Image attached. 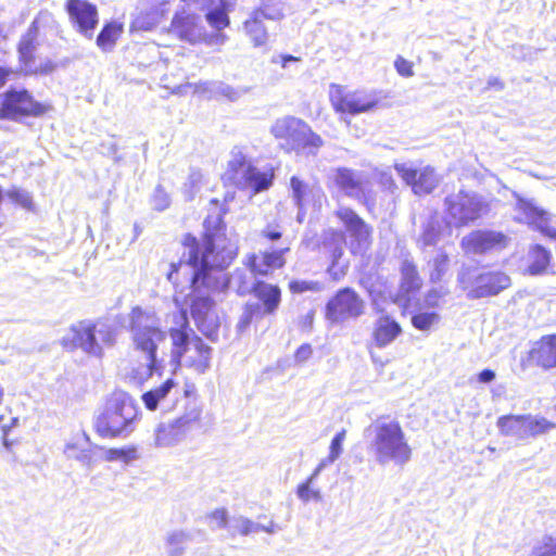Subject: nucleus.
<instances>
[{"label": "nucleus", "mask_w": 556, "mask_h": 556, "mask_svg": "<svg viewBox=\"0 0 556 556\" xmlns=\"http://www.w3.org/2000/svg\"><path fill=\"white\" fill-rule=\"evenodd\" d=\"M219 216L204 220V237L199 243L187 236L182 260L178 268L192 274V293L189 295L191 316L198 329L210 340L218 336L219 318L215 311L211 290L218 289L220 270L230 265L237 255V247L225 235Z\"/></svg>", "instance_id": "obj_1"}, {"label": "nucleus", "mask_w": 556, "mask_h": 556, "mask_svg": "<svg viewBox=\"0 0 556 556\" xmlns=\"http://www.w3.org/2000/svg\"><path fill=\"white\" fill-rule=\"evenodd\" d=\"M368 450L379 465L394 463L403 466L412 458V447L401 424L380 416L365 429Z\"/></svg>", "instance_id": "obj_2"}, {"label": "nucleus", "mask_w": 556, "mask_h": 556, "mask_svg": "<svg viewBox=\"0 0 556 556\" xmlns=\"http://www.w3.org/2000/svg\"><path fill=\"white\" fill-rule=\"evenodd\" d=\"M136 400L125 391L111 393L94 417L96 432L103 439H127L139 421Z\"/></svg>", "instance_id": "obj_3"}, {"label": "nucleus", "mask_w": 556, "mask_h": 556, "mask_svg": "<svg viewBox=\"0 0 556 556\" xmlns=\"http://www.w3.org/2000/svg\"><path fill=\"white\" fill-rule=\"evenodd\" d=\"M176 318L177 327L169 329L173 344L172 362L191 368L198 374L206 372L211 366V346L193 334L185 309H181Z\"/></svg>", "instance_id": "obj_4"}, {"label": "nucleus", "mask_w": 556, "mask_h": 556, "mask_svg": "<svg viewBox=\"0 0 556 556\" xmlns=\"http://www.w3.org/2000/svg\"><path fill=\"white\" fill-rule=\"evenodd\" d=\"M128 330L134 349L143 355H156L167 337L155 311L141 306L132 307L128 314Z\"/></svg>", "instance_id": "obj_5"}, {"label": "nucleus", "mask_w": 556, "mask_h": 556, "mask_svg": "<svg viewBox=\"0 0 556 556\" xmlns=\"http://www.w3.org/2000/svg\"><path fill=\"white\" fill-rule=\"evenodd\" d=\"M270 134L286 152H304L316 155L324 141L319 135L302 119L294 116H283L270 126Z\"/></svg>", "instance_id": "obj_6"}, {"label": "nucleus", "mask_w": 556, "mask_h": 556, "mask_svg": "<svg viewBox=\"0 0 556 556\" xmlns=\"http://www.w3.org/2000/svg\"><path fill=\"white\" fill-rule=\"evenodd\" d=\"M115 341L116 330L112 326L79 321L67 329L61 339V344L68 351L81 349L91 356L101 357L103 348L113 346Z\"/></svg>", "instance_id": "obj_7"}, {"label": "nucleus", "mask_w": 556, "mask_h": 556, "mask_svg": "<svg viewBox=\"0 0 556 556\" xmlns=\"http://www.w3.org/2000/svg\"><path fill=\"white\" fill-rule=\"evenodd\" d=\"M444 206L447 224L456 228L469 226L489 212V204L483 197L463 190L447 195Z\"/></svg>", "instance_id": "obj_8"}, {"label": "nucleus", "mask_w": 556, "mask_h": 556, "mask_svg": "<svg viewBox=\"0 0 556 556\" xmlns=\"http://www.w3.org/2000/svg\"><path fill=\"white\" fill-rule=\"evenodd\" d=\"M226 175L232 184L240 188H251L260 192L269 188L273 182L271 169L258 170L252 165L241 148L235 147L230 152Z\"/></svg>", "instance_id": "obj_9"}, {"label": "nucleus", "mask_w": 556, "mask_h": 556, "mask_svg": "<svg viewBox=\"0 0 556 556\" xmlns=\"http://www.w3.org/2000/svg\"><path fill=\"white\" fill-rule=\"evenodd\" d=\"M186 4L188 8L184 7L175 12L168 34L190 45L199 42L213 43L214 41L224 43L226 36L223 34L208 36L202 16L191 11V5Z\"/></svg>", "instance_id": "obj_10"}, {"label": "nucleus", "mask_w": 556, "mask_h": 556, "mask_svg": "<svg viewBox=\"0 0 556 556\" xmlns=\"http://www.w3.org/2000/svg\"><path fill=\"white\" fill-rule=\"evenodd\" d=\"M458 281L464 290H468L467 296L472 300L497 295L511 285L510 277L501 270L473 275L465 269L459 273Z\"/></svg>", "instance_id": "obj_11"}, {"label": "nucleus", "mask_w": 556, "mask_h": 556, "mask_svg": "<svg viewBox=\"0 0 556 556\" xmlns=\"http://www.w3.org/2000/svg\"><path fill=\"white\" fill-rule=\"evenodd\" d=\"M500 432L517 440H528L547 433L556 425L544 417L527 415H506L497 419Z\"/></svg>", "instance_id": "obj_12"}, {"label": "nucleus", "mask_w": 556, "mask_h": 556, "mask_svg": "<svg viewBox=\"0 0 556 556\" xmlns=\"http://www.w3.org/2000/svg\"><path fill=\"white\" fill-rule=\"evenodd\" d=\"M200 410L192 407L172 421L159 424L154 429L152 445L156 448H164L179 444L200 419Z\"/></svg>", "instance_id": "obj_13"}, {"label": "nucleus", "mask_w": 556, "mask_h": 556, "mask_svg": "<svg viewBox=\"0 0 556 556\" xmlns=\"http://www.w3.org/2000/svg\"><path fill=\"white\" fill-rule=\"evenodd\" d=\"M365 312L364 300L352 289H340L326 305V318L334 324L356 319Z\"/></svg>", "instance_id": "obj_14"}, {"label": "nucleus", "mask_w": 556, "mask_h": 556, "mask_svg": "<svg viewBox=\"0 0 556 556\" xmlns=\"http://www.w3.org/2000/svg\"><path fill=\"white\" fill-rule=\"evenodd\" d=\"M192 392L193 388H189L188 386L180 388L174 378L170 377L161 384L144 392L141 400L149 410H156L157 408L169 410L175 406L180 394L188 397Z\"/></svg>", "instance_id": "obj_15"}, {"label": "nucleus", "mask_w": 556, "mask_h": 556, "mask_svg": "<svg viewBox=\"0 0 556 556\" xmlns=\"http://www.w3.org/2000/svg\"><path fill=\"white\" fill-rule=\"evenodd\" d=\"M509 241L501 231L480 229L463 237L460 247L466 254H485L505 249Z\"/></svg>", "instance_id": "obj_16"}, {"label": "nucleus", "mask_w": 556, "mask_h": 556, "mask_svg": "<svg viewBox=\"0 0 556 556\" xmlns=\"http://www.w3.org/2000/svg\"><path fill=\"white\" fill-rule=\"evenodd\" d=\"M43 106L35 102L26 90L10 91L0 108V117L17 121L24 116L43 114Z\"/></svg>", "instance_id": "obj_17"}, {"label": "nucleus", "mask_w": 556, "mask_h": 556, "mask_svg": "<svg viewBox=\"0 0 556 556\" xmlns=\"http://www.w3.org/2000/svg\"><path fill=\"white\" fill-rule=\"evenodd\" d=\"M330 101L337 112L351 115L368 112L377 105L371 94L364 91L345 92L338 86L331 91Z\"/></svg>", "instance_id": "obj_18"}, {"label": "nucleus", "mask_w": 556, "mask_h": 556, "mask_svg": "<svg viewBox=\"0 0 556 556\" xmlns=\"http://www.w3.org/2000/svg\"><path fill=\"white\" fill-rule=\"evenodd\" d=\"M517 199L515 217L516 220L531 225L544 236L556 241V228L549 226V214L536 206L533 201L515 195Z\"/></svg>", "instance_id": "obj_19"}, {"label": "nucleus", "mask_w": 556, "mask_h": 556, "mask_svg": "<svg viewBox=\"0 0 556 556\" xmlns=\"http://www.w3.org/2000/svg\"><path fill=\"white\" fill-rule=\"evenodd\" d=\"M66 10L76 30L91 39L99 22L97 7L87 0H67Z\"/></svg>", "instance_id": "obj_20"}, {"label": "nucleus", "mask_w": 556, "mask_h": 556, "mask_svg": "<svg viewBox=\"0 0 556 556\" xmlns=\"http://www.w3.org/2000/svg\"><path fill=\"white\" fill-rule=\"evenodd\" d=\"M394 168L399 176L412 187L415 194H428L439 185L440 179L430 166L417 170L408 164L401 163L395 164Z\"/></svg>", "instance_id": "obj_21"}, {"label": "nucleus", "mask_w": 556, "mask_h": 556, "mask_svg": "<svg viewBox=\"0 0 556 556\" xmlns=\"http://www.w3.org/2000/svg\"><path fill=\"white\" fill-rule=\"evenodd\" d=\"M338 218L343 223L350 237L351 251L353 253L364 252L370 244V227L351 208L340 207L337 211Z\"/></svg>", "instance_id": "obj_22"}, {"label": "nucleus", "mask_w": 556, "mask_h": 556, "mask_svg": "<svg viewBox=\"0 0 556 556\" xmlns=\"http://www.w3.org/2000/svg\"><path fill=\"white\" fill-rule=\"evenodd\" d=\"M345 239L341 231L329 229L324 232L321 249L325 253L329 254L331 265L328 268V273L334 280H340L345 275L348 268L346 265L340 264Z\"/></svg>", "instance_id": "obj_23"}, {"label": "nucleus", "mask_w": 556, "mask_h": 556, "mask_svg": "<svg viewBox=\"0 0 556 556\" xmlns=\"http://www.w3.org/2000/svg\"><path fill=\"white\" fill-rule=\"evenodd\" d=\"M345 239L341 231L329 229L324 232L321 249L325 253L329 254L331 265L328 268V273L334 280H340L345 275L348 268L346 265L340 264Z\"/></svg>", "instance_id": "obj_24"}, {"label": "nucleus", "mask_w": 556, "mask_h": 556, "mask_svg": "<svg viewBox=\"0 0 556 556\" xmlns=\"http://www.w3.org/2000/svg\"><path fill=\"white\" fill-rule=\"evenodd\" d=\"M189 5H195L201 10L210 9L205 14L207 23L216 30H222L229 25L227 12L235 5L236 0H181Z\"/></svg>", "instance_id": "obj_25"}, {"label": "nucleus", "mask_w": 556, "mask_h": 556, "mask_svg": "<svg viewBox=\"0 0 556 556\" xmlns=\"http://www.w3.org/2000/svg\"><path fill=\"white\" fill-rule=\"evenodd\" d=\"M289 247L279 250L265 251L249 257V266L255 275L266 276L274 269L281 268L286 264L285 254Z\"/></svg>", "instance_id": "obj_26"}, {"label": "nucleus", "mask_w": 556, "mask_h": 556, "mask_svg": "<svg viewBox=\"0 0 556 556\" xmlns=\"http://www.w3.org/2000/svg\"><path fill=\"white\" fill-rule=\"evenodd\" d=\"M38 20H34L29 25L26 33L22 36L17 52L21 63L24 66V71L27 73L35 72L34 62H35V52L38 47Z\"/></svg>", "instance_id": "obj_27"}, {"label": "nucleus", "mask_w": 556, "mask_h": 556, "mask_svg": "<svg viewBox=\"0 0 556 556\" xmlns=\"http://www.w3.org/2000/svg\"><path fill=\"white\" fill-rule=\"evenodd\" d=\"M277 13H268L264 9L255 10L244 22V30L255 47L267 41V30L263 24L264 20H276Z\"/></svg>", "instance_id": "obj_28"}, {"label": "nucleus", "mask_w": 556, "mask_h": 556, "mask_svg": "<svg viewBox=\"0 0 556 556\" xmlns=\"http://www.w3.org/2000/svg\"><path fill=\"white\" fill-rule=\"evenodd\" d=\"M334 180L340 189L354 198H359L364 193L367 184L366 176L363 173L349 168H339Z\"/></svg>", "instance_id": "obj_29"}, {"label": "nucleus", "mask_w": 556, "mask_h": 556, "mask_svg": "<svg viewBox=\"0 0 556 556\" xmlns=\"http://www.w3.org/2000/svg\"><path fill=\"white\" fill-rule=\"evenodd\" d=\"M402 328L397 321L387 314H382L374 325L372 338L380 349L391 344L400 334Z\"/></svg>", "instance_id": "obj_30"}, {"label": "nucleus", "mask_w": 556, "mask_h": 556, "mask_svg": "<svg viewBox=\"0 0 556 556\" xmlns=\"http://www.w3.org/2000/svg\"><path fill=\"white\" fill-rule=\"evenodd\" d=\"M143 356L146 362L131 367L127 372L129 381L137 386L143 384L155 374L161 375V369L163 368V361L159 359L157 355Z\"/></svg>", "instance_id": "obj_31"}, {"label": "nucleus", "mask_w": 556, "mask_h": 556, "mask_svg": "<svg viewBox=\"0 0 556 556\" xmlns=\"http://www.w3.org/2000/svg\"><path fill=\"white\" fill-rule=\"evenodd\" d=\"M531 355L535 364L543 369L556 368V334L543 337Z\"/></svg>", "instance_id": "obj_32"}, {"label": "nucleus", "mask_w": 556, "mask_h": 556, "mask_svg": "<svg viewBox=\"0 0 556 556\" xmlns=\"http://www.w3.org/2000/svg\"><path fill=\"white\" fill-rule=\"evenodd\" d=\"M253 294L262 302L264 314H274L281 301L279 287L258 281L252 287Z\"/></svg>", "instance_id": "obj_33"}, {"label": "nucleus", "mask_w": 556, "mask_h": 556, "mask_svg": "<svg viewBox=\"0 0 556 556\" xmlns=\"http://www.w3.org/2000/svg\"><path fill=\"white\" fill-rule=\"evenodd\" d=\"M451 227L447 224V218L442 220L437 214L431 215L424 225L419 242L425 247L434 245L442 239L445 232L450 235Z\"/></svg>", "instance_id": "obj_34"}, {"label": "nucleus", "mask_w": 556, "mask_h": 556, "mask_svg": "<svg viewBox=\"0 0 556 556\" xmlns=\"http://www.w3.org/2000/svg\"><path fill=\"white\" fill-rule=\"evenodd\" d=\"M123 33V25L115 21L103 26L99 33L96 43L104 52L111 51Z\"/></svg>", "instance_id": "obj_35"}, {"label": "nucleus", "mask_w": 556, "mask_h": 556, "mask_svg": "<svg viewBox=\"0 0 556 556\" xmlns=\"http://www.w3.org/2000/svg\"><path fill=\"white\" fill-rule=\"evenodd\" d=\"M551 261V253L541 245L533 247L529 252L527 273L531 276L542 275Z\"/></svg>", "instance_id": "obj_36"}, {"label": "nucleus", "mask_w": 556, "mask_h": 556, "mask_svg": "<svg viewBox=\"0 0 556 556\" xmlns=\"http://www.w3.org/2000/svg\"><path fill=\"white\" fill-rule=\"evenodd\" d=\"M401 275V290L404 293L409 294L412 292L419 290V288L421 287V279L418 275L416 266L410 261L405 260L402 263Z\"/></svg>", "instance_id": "obj_37"}, {"label": "nucleus", "mask_w": 556, "mask_h": 556, "mask_svg": "<svg viewBox=\"0 0 556 556\" xmlns=\"http://www.w3.org/2000/svg\"><path fill=\"white\" fill-rule=\"evenodd\" d=\"M190 535L182 530H175L166 535L165 551L167 556H182Z\"/></svg>", "instance_id": "obj_38"}, {"label": "nucleus", "mask_w": 556, "mask_h": 556, "mask_svg": "<svg viewBox=\"0 0 556 556\" xmlns=\"http://www.w3.org/2000/svg\"><path fill=\"white\" fill-rule=\"evenodd\" d=\"M429 277L432 282L443 279L450 268V258L446 253L438 251L433 258L428 262Z\"/></svg>", "instance_id": "obj_39"}, {"label": "nucleus", "mask_w": 556, "mask_h": 556, "mask_svg": "<svg viewBox=\"0 0 556 556\" xmlns=\"http://www.w3.org/2000/svg\"><path fill=\"white\" fill-rule=\"evenodd\" d=\"M228 529L232 536H235L237 533L248 535L250 533L258 532L261 525L253 522L245 517L239 516L230 520Z\"/></svg>", "instance_id": "obj_40"}, {"label": "nucleus", "mask_w": 556, "mask_h": 556, "mask_svg": "<svg viewBox=\"0 0 556 556\" xmlns=\"http://www.w3.org/2000/svg\"><path fill=\"white\" fill-rule=\"evenodd\" d=\"M440 321V315L434 312H420L412 316V325L421 331H429Z\"/></svg>", "instance_id": "obj_41"}, {"label": "nucleus", "mask_w": 556, "mask_h": 556, "mask_svg": "<svg viewBox=\"0 0 556 556\" xmlns=\"http://www.w3.org/2000/svg\"><path fill=\"white\" fill-rule=\"evenodd\" d=\"M290 185L292 198L299 207V211H302L308 192V186L295 176L291 178ZM298 219L301 222V212H299Z\"/></svg>", "instance_id": "obj_42"}, {"label": "nucleus", "mask_w": 556, "mask_h": 556, "mask_svg": "<svg viewBox=\"0 0 556 556\" xmlns=\"http://www.w3.org/2000/svg\"><path fill=\"white\" fill-rule=\"evenodd\" d=\"M7 195L10 200L21 205L23 208L27 211L34 210L33 197L28 191L17 187H13L10 190H8Z\"/></svg>", "instance_id": "obj_43"}, {"label": "nucleus", "mask_w": 556, "mask_h": 556, "mask_svg": "<svg viewBox=\"0 0 556 556\" xmlns=\"http://www.w3.org/2000/svg\"><path fill=\"white\" fill-rule=\"evenodd\" d=\"M64 454L67 458H74L83 464L91 460V453L88 448H84L78 442H68L64 447Z\"/></svg>", "instance_id": "obj_44"}, {"label": "nucleus", "mask_w": 556, "mask_h": 556, "mask_svg": "<svg viewBox=\"0 0 556 556\" xmlns=\"http://www.w3.org/2000/svg\"><path fill=\"white\" fill-rule=\"evenodd\" d=\"M289 290L294 294L320 292L324 290V285L314 280H291L289 282Z\"/></svg>", "instance_id": "obj_45"}, {"label": "nucleus", "mask_w": 556, "mask_h": 556, "mask_svg": "<svg viewBox=\"0 0 556 556\" xmlns=\"http://www.w3.org/2000/svg\"><path fill=\"white\" fill-rule=\"evenodd\" d=\"M203 175L200 170L192 169L184 184V193L188 200H192L202 185Z\"/></svg>", "instance_id": "obj_46"}, {"label": "nucleus", "mask_w": 556, "mask_h": 556, "mask_svg": "<svg viewBox=\"0 0 556 556\" xmlns=\"http://www.w3.org/2000/svg\"><path fill=\"white\" fill-rule=\"evenodd\" d=\"M313 483H308L305 481L298 486L296 495L303 503H308L309 501H321V493L318 489L312 488Z\"/></svg>", "instance_id": "obj_47"}, {"label": "nucleus", "mask_w": 556, "mask_h": 556, "mask_svg": "<svg viewBox=\"0 0 556 556\" xmlns=\"http://www.w3.org/2000/svg\"><path fill=\"white\" fill-rule=\"evenodd\" d=\"M151 205L156 211H164L170 205L169 194L160 185L154 189Z\"/></svg>", "instance_id": "obj_48"}, {"label": "nucleus", "mask_w": 556, "mask_h": 556, "mask_svg": "<svg viewBox=\"0 0 556 556\" xmlns=\"http://www.w3.org/2000/svg\"><path fill=\"white\" fill-rule=\"evenodd\" d=\"M137 458V448L131 446L128 448H110L108 451V460H124L130 462Z\"/></svg>", "instance_id": "obj_49"}, {"label": "nucleus", "mask_w": 556, "mask_h": 556, "mask_svg": "<svg viewBox=\"0 0 556 556\" xmlns=\"http://www.w3.org/2000/svg\"><path fill=\"white\" fill-rule=\"evenodd\" d=\"M346 431L342 429L340 432H338L333 439L331 440L330 447H329V460L336 462L343 451V442L345 440Z\"/></svg>", "instance_id": "obj_50"}, {"label": "nucleus", "mask_w": 556, "mask_h": 556, "mask_svg": "<svg viewBox=\"0 0 556 556\" xmlns=\"http://www.w3.org/2000/svg\"><path fill=\"white\" fill-rule=\"evenodd\" d=\"M211 529H222L228 523L227 511L224 508L215 509L207 516Z\"/></svg>", "instance_id": "obj_51"}, {"label": "nucleus", "mask_w": 556, "mask_h": 556, "mask_svg": "<svg viewBox=\"0 0 556 556\" xmlns=\"http://www.w3.org/2000/svg\"><path fill=\"white\" fill-rule=\"evenodd\" d=\"M214 92L227 98L230 101H237L244 93L243 90L235 89L233 87L223 83L215 87Z\"/></svg>", "instance_id": "obj_52"}, {"label": "nucleus", "mask_w": 556, "mask_h": 556, "mask_svg": "<svg viewBox=\"0 0 556 556\" xmlns=\"http://www.w3.org/2000/svg\"><path fill=\"white\" fill-rule=\"evenodd\" d=\"M534 556H556V542L548 540L541 545L533 547Z\"/></svg>", "instance_id": "obj_53"}, {"label": "nucleus", "mask_w": 556, "mask_h": 556, "mask_svg": "<svg viewBox=\"0 0 556 556\" xmlns=\"http://www.w3.org/2000/svg\"><path fill=\"white\" fill-rule=\"evenodd\" d=\"M394 66L397 73L403 77H410L414 75L412 63L402 56L396 58Z\"/></svg>", "instance_id": "obj_54"}, {"label": "nucleus", "mask_w": 556, "mask_h": 556, "mask_svg": "<svg viewBox=\"0 0 556 556\" xmlns=\"http://www.w3.org/2000/svg\"><path fill=\"white\" fill-rule=\"evenodd\" d=\"M261 237L270 240V241H277L281 238L282 232L280 230L279 225L269 224L264 229L261 230Z\"/></svg>", "instance_id": "obj_55"}, {"label": "nucleus", "mask_w": 556, "mask_h": 556, "mask_svg": "<svg viewBox=\"0 0 556 556\" xmlns=\"http://www.w3.org/2000/svg\"><path fill=\"white\" fill-rule=\"evenodd\" d=\"M154 27V22H151L148 16L139 15L131 23V30H150Z\"/></svg>", "instance_id": "obj_56"}, {"label": "nucleus", "mask_w": 556, "mask_h": 556, "mask_svg": "<svg viewBox=\"0 0 556 556\" xmlns=\"http://www.w3.org/2000/svg\"><path fill=\"white\" fill-rule=\"evenodd\" d=\"M442 298L443 293L440 290L432 289L426 294L425 304L428 307H438Z\"/></svg>", "instance_id": "obj_57"}, {"label": "nucleus", "mask_w": 556, "mask_h": 556, "mask_svg": "<svg viewBox=\"0 0 556 556\" xmlns=\"http://www.w3.org/2000/svg\"><path fill=\"white\" fill-rule=\"evenodd\" d=\"M312 355V348L308 344L301 345L295 352V361L299 363L307 361Z\"/></svg>", "instance_id": "obj_58"}, {"label": "nucleus", "mask_w": 556, "mask_h": 556, "mask_svg": "<svg viewBox=\"0 0 556 556\" xmlns=\"http://www.w3.org/2000/svg\"><path fill=\"white\" fill-rule=\"evenodd\" d=\"M380 184L391 192H394L396 185L391 175L382 173L380 176Z\"/></svg>", "instance_id": "obj_59"}, {"label": "nucleus", "mask_w": 556, "mask_h": 556, "mask_svg": "<svg viewBox=\"0 0 556 556\" xmlns=\"http://www.w3.org/2000/svg\"><path fill=\"white\" fill-rule=\"evenodd\" d=\"M496 375L491 369H483L478 375V381L481 383H490L495 379Z\"/></svg>", "instance_id": "obj_60"}, {"label": "nucleus", "mask_w": 556, "mask_h": 556, "mask_svg": "<svg viewBox=\"0 0 556 556\" xmlns=\"http://www.w3.org/2000/svg\"><path fill=\"white\" fill-rule=\"evenodd\" d=\"M279 60H280L281 66L285 67V68L288 67V63H290V62H298L299 61L298 58L292 56V55H281V56H279ZM273 62L277 63L278 62V58L277 59L274 58Z\"/></svg>", "instance_id": "obj_61"}, {"label": "nucleus", "mask_w": 556, "mask_h": 556, "mask_svg": "<svg viewBox=\"0 0 556 556\" xmlns=\"http://www.w3.org/2000/svg\"><path fill=\"white\" fill-rule=\"evenodd\" d=\"M278 530H280V527L276 525L274 521H270L267 526L261 525L260 531H265L267 533H276Z\"/></svg>", "instance_id": "obj_62"}, {"label": "nucleus", "mask_w": 556, "mask_h": 556, "mask_svg": "<svg viewBox=\"0 0 556 556\" xmlns=\"http://www.w3.org/2000/svg\"><path fill=\"white\" fill-rule=\"evenodd\" d=\"M488 88H495L497 90H501L503 89V83L496 77H491L488 80Z\"/></svg>", "instance_id": "obj_63"}, {"label": "nucleus", "mask_w": 556, "mask_h": 556, "mask_svg": "<svg viewBox=\"0 0 556 556\" xmlns=\"http://www.w3.org/2000/svg\"><path fill=\"white\" fill-rule=\"evenodd\" d=\"M11 71L5 67H0V88L4 86Z\"/></svg>", "instance_id": "obj_64"}]
</instances>
